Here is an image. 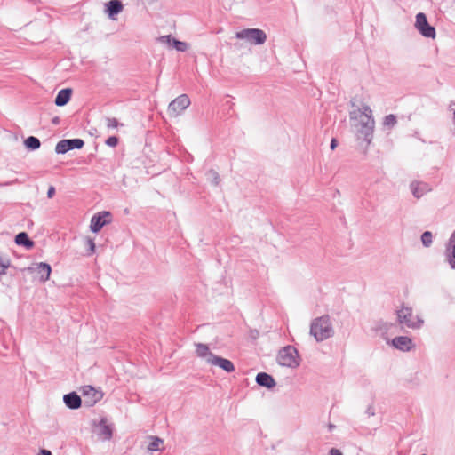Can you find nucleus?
Listing matches in <instances>:
<instances>
[{
	"label": "nucleus",
	"mask_w": 455,
	"mask_h": 455,
	"mask_svg": "<svg viewBox=\"0 0 455 455\" xmlns=\"http://www.w3.org/2000/svg\"><path fill=\"white\" fill-rule=\"evenodd\" d=\"M161 44L167 45L169 48L175 49L178 52H184L188 49L186 42L179 41L171 35L162 36L157 39Z\"/></svg>",
	"instance_id": "nucleus-13"
},
{
	"label": "nucleus",
	"mask_w": 455,
	"mask_h": 455,
	"mask_svg": "<svg viewBox=\"0 0 455 455\" xmlns=\"http://www.w3.org/2000/svg\"><path fill=\"white\" fill-rule=\"evenodd\" d=\"M71 94L72 90L69 88L60 90L55 98V104L59 107L65 106L69 101Z\"/></svg>",
	"instance_id": "nucleus-22"
},
{
	"label": "nucleus",
	"mask_w": 455,
	"mask_h": 455,
	"mask_svg": "<svg viewBox=\"0 0 455 455\" xmlns=\"http://www.w3.org/2000/svg\"><path fill=\"white\" fill-rule=\"evenodd\" d=\"M421 243L427 248L431 246L433 243V235L430 231H425L421 235Z\"/></svg>",
	"instance_id": "nucleus-30"
},
{
	"label": "nucleus",
	"mask_w": 455,
	"mask_h": 455,
	"mask_svg": "<svg viewBox=\"0 0 455 455\" xmlns=\"http://www.w3.org/2000/svg\"><path fill=\"white\" fill-rule=\"evenodd\" d=\"M365 414L368 417H372L375 415V408L373 405H369L367 409L365 410Z\"/></svg>",
	"instance_id": "nucleus-34"
},
{
	"label": "nucleus",
	"mask_w": 455,
	"mask_h": 455,
	"mask_svg": "<svg viewBox=\"0 0 455 455\" xmlns=\"http://www.w3.org/2000/svg\"><path fill=\"white\" fill-rule=\"evenodd\" d=\"M309 333L317 342L332 338L335 330L331 317L324 315L312 320Z\"/></svg>",
	"instance_id": "nucleus-2"
},
{
	"label": "nucleus",
	"mask_w": 455,
	"mask_h": 455,
	"mask_svg": "<svg viewBox=\"0 0 455 455\" xmlns=\"http://www.w3.org/2000/svg\"><path fill=\"white\" fill-rule=\"evenodd\" d=\"M28 270L30 272L38 274L40 275V280L42 282H45L50 277L52 268L49 264L40 262V263H36L34 266L28 267Z\"/></svg>",
	"instance_id": "nucleus-16"
},
{
	"label": "nucleus",
	"mask_w": 455,
	"mask_h": 455,
	"mask_svg": "<svg viewBox=\"0 0 455 455\" xmlns=\"http://www.w3.org/2000/svg\"><path fill=\"white\" fill-rule=\"evenodd\" d=\"M206 180L214 186L219 185L220 182V177L219 173L214 170H209L206 174Z\"/></svg>",
	"instance_id": "nucleus-28"
},
{
	"label": "nucleus",
	"mask_w": 455,
	"mask_h": 455,
	"mask_svg": "<svg viewBox=\"0 0 455 455\" xmlns=\"http://www.w3.org/2000/svg\"><path fill=\"white\" fill-rule=\"evenodd\" d=\"M277 361L280 365L285 367L296 368L299 365L298 351L291 346H287L279 351Z\"/></svg>",
	"instance_id": "nucleus-5"
},
{
	"label": "nucleus",
	"mask_w": 455,
	"mask_h": 455,
	"mask_svg": "<svg viewBox=\"0 0 455 455\" xmlns=\"http://www.w3.org/2000/svg\"><path fill=\"white\" fill-rule=\"evenodd\" d=\"M11 267V259L6 254L0 253V276L6 275V270Z\"/></svg>",
	"instance_id": "nucleus-25"
},
{
	"label": "nucleus",
	"mask_w": 455,
	"mask_h": 455,
	"mask_svg": "<svg viewBox=\"0 0 455 455\" xmlns=\"http://www.w3.org/2000/svg\"><path fill=\"white\" fill-rule=\"evenodd\" d=\"M118 143V139L116 136H111L106 140V144L109 147H116Z\"/></svg>",
	"instance_id": "nucleus-33"
},
{
	"label": "nucleus",
	"mask_w": 455,
	"mask_h": 455,
	"mask_svg": "<svg viewBox=\"0 0 455 455\" xmlns=\"http://www.w3.org/2000/svg\"><path fill=\"white\" fill-rule=\"evenodd\" d=\"M388 345L401 352H410L415 348L413 340L408 336L395 337Z\"/></svg>",
	"instance_id": "nucleus-10"
},
{
	"label": "nucleus",
	"mask_w": 455,
	"mask_h": 455,
	"mask_svg": "<svg viewBox=\"0 0 455 455\" xmlns=\"http://www.w3.org/2000/svg\"><path fill=\"white\" fill-rule=\"evenodd\" d=\"M150 443L148 445V450L150 451H156L160 450V446L164 443L163 439L157 436H150Z\"/></svg>",
	"instance_id": "nucleus-26"
},
{
	"label": "nucleus",
	"mask_w": 455,
	"mask_h": 455,
	"mask_svg": "<svg viewBox=\"0 0 455 455\" xmlns=\"http://www.w3.org/2000/svg\"><path fill=\"white\" fill-rule=\"evenodd\" d=\"M25 146L31 150H36L40 148V140L34 136H29L26 140L24 141Z\"/></svg>",
	"instance_id": "nucleus-27"
},
{
	"label": "nucleus",
	"mask_w": 455,
	"mask_h": 455,
	"mask_svg": "<svg viewBox=\"0 0 455 455\" xmlns=\"http://www.w3.org/2000/svg\"><path fill=\"white\" fill-rule=\"evenodd\" d=\"M55 195V188L53 186H51L49 188H48V191H47V196L49 198H52L53 197V196Z\"/></svg>",
	"instance_id": "nucleus-36"
},
{
	"label": "nucleus",
	"mask_w": 455,
	"mask_h": 455,
	"mask_svg": "<svg viewBox=\"0 0 455 455\" xmlns=\"http://www.w3.org/2000/svg\"><path fill=\"white\" fill-rule=\"evenodd\" d=\"M396 116L393 114L386 116L383 120V125L387 129H392L396 124Z\"/></svg>",
	"instance_id": "nucleus-29"
},
{
	"label": "nucleus",
	"mask_w": 455,
	"mask_h": 455,
	"mask_svg": "<svg viewBox=\"0 0 455 455\" xmlns=\"http://www.w3.org/2000/svg\"><path fill=\"white\" fill-rule=\"evenodd\" d=\"M39 455H52V452L47 450H41Z\"/></svg>",
	"instance_id": "nucleus-39"
},
{
	"label": "nucleus",
	"mask_w": 455,
	"mask_h": 455,
	"mask_svg": "<svg viewBox=\"0 0 455 455\" xmlns=\"http://www.w3.org/2000/svg\"><path fill=\"white\" fill-rule=\"evenodd\" d=\"M84 144L81 139L62 140L57 143L55 151L57 154H65L71 149L83 148Z\"/></svg>",
	"instance_id": "nucleus-11"
},
{
	"label": "nucleus",
	"mask_w": 455,
	"mask_h": 455,
	"mask_svg": "<svg viewBox=\"0 0 455 455\" xmlns=\"http://www.w3.org/2000/svg\"><path fill=\"white\" fill-rule=\"evenodd\" d=\"M196 353L197 356L204 359L208 363H211L212 357L215 355L210 351L209 347L203 343L196 344Z\"/></svg>",
	"instance_id": "nucleus-20"
},
{
	"label": "nucleus",
	"mask_w": 455,
	"mask_h": 455,
	"mask_svg": "<svg viewBox=\"0 0 455 455\" xmlns=\"http://www.w3.org/2000/svg\"><path fill=\"white\" fill-rule=\"evenodd\" d=\"M210 364L218 366L228 373L233 372L235 371L234 363L230 360L223 358L221 356L214 355Z\"/></svg>",
	"instance_id": "nucleus-17"
},
{
	"label": "nucleus",
	"mask_w": 455,
	"mask_h": 455,
	"mask_svg": "<svg viewBox=\"0 0 455 455\" xmlns=\"http://www.w3.org/2000/svg\"><path fill=\"white\" fill-rule=\"evenodd\" d=\"M86 243H87L88 249H89L88 254L89 255L93 254L95 252V243H94L93 240L91 238H88L86 240Z\"/></svg>",
	"instance_id": "nucleus-32"
},
{
	"label": "nucleus",
	"mask_w": 455,
	"mask_h": 455,
	"mask_svg": "<svg viewBox=\"0 0 455 455\" xmlns=\"http://www.w3.org/2000/svg\"><path fill=\"white\" fill-rule=\"evenodd\" d=\"M15 243L18 245H23L27 249H30L33 247L34 243L28 238V235L25 232H20L15 236Z\"/></svg>",
	"instance_id": "nucleus-23"
},
{
	"label": "nucleus",
	"mask_w": 455,
	"mask_h": 455,
	"mask_svg": "<svg viewBox=\"0 0 455 455\" xmlns=\"http://www.w3.org/2000/svg\"><path fill=\"white\" fill-rule=\"evenodd\" d=\"M190 105V100L187 94H181L170 102L167 113L170 117H177L181 115Z\"/></svg>",
	"instance_id": "nucleus-9"
},
{
	"label": "nucleus",
	"mask_w": 455,
	"mask_h": 455,
	"mask_svg": "<svg viewBox=\"0 0 455 455\" xmlns=\"http://www.w3.org/2000/svg\"><path fill=\"white\" fill-rule=\"evenodd\" d=\"M92 429L100 441H109L113 437L114 425L105 417L93 420Z\"/></svg>",
	"instance_id": "nucleus-6"
},
{
	"label": "nucleus",
	"mask_w": 455,
	"mask_h": 455,
	"mask_svg": "<svg viewBox=\"0 0 455 455\" xmlns=\"http://www.w3.org/2000/svg\"><path fill=\"white\" fill-rule=\"evenodd\" d=\"M373 331L380 337L387 345L392 340V337L397 334L400 331L397 322H390L386 320L377 321L373 327Z\"/></svg>",
	"instance_id": "nucleus-4"
},
{
	"label": "nucleus",
	"mask_w": 455,
	"mask_h": 455,
	"mask_svg": "<svg viewBox=\"0 0 455 455\" xmlns=\"http://www.w3.org/2000/svg\"><path fill=\"white\" fill-rule=\"evenodd\" d=\"M452 243H455V230L452 232L449 238V244H451Z\"/></svg>",
	"instance_id": "nucleus-37"
},
{
	"label": "nucleus",
	"mask_w": 455,
	"mask_h": 455,
	"mask_svg": "<svg viewBox=\"0 0 455 455\" xmlns=\"http://www.w3.org/2000/svg\"><path fill=\"white\" fill-rule=\"evenodd\" d=\"M353 132L357 140H361L370 145L374 133L375 121L372 111L368 105H363L360 108L353 110L349 114Z\"/></svg>",
	"instance_id": "nucleus-1"
},
{
	"label": "nucleus",
	"mask_w": 455,
	"mask_h": 455,
	"mask_svg": "<svg viewBox=\"0 0 455 455\" xmlns=\"http://www.w3.org/2000/svg\"><path fill=\"white\" fill-rule=\"evenodd\" d=\"M256 382L258 385L267 388H272L276 385L275 379L266 372L258 373Z\"/></svg>",
	"instance_id": "nucleus-19"
},
{
	"label": "nucleus",
	"mask_w": 455,
	"mask_h": 455,
	"mask_svg": "<svg viewBox=\"0 0 455 455\" xmlns=\"http://www.w3.org/2000/svg\"><path fill=\"white\" fill-rule=\"evenodd\" d=\"M83 395L84 397V403L88 406L94 405L97 402L101 400L103 397L102 392L95 389L92 386H85L82 389Z\"/></svg>",
	"instance_id": "nucleus-12"
},
{
	"label": "nucleus",
	"mask_w": 455,
	"mask_h": 455,
	"mask_svg": "<svg viewBox=\"0 0 455 455\" xmlns=\"http://www.w3.org/2000/svg\"><path fill=\"white\" fill-rule=\"evenodd\" d=\"M338 145V142L335 139H332L331 141V148L333 150L336 148Z\"/></svg>",
	"instance_id": "nucleus-38"
},
{
	"label": "nucleus",
	"mask_w": 455,
	"mask_h": 455,
	"mask_svg": "<svg viewBox=\"0 0 455 455\" xmlns=\"http://www.w3.org/2000/svg\"><path fill=\"white\" fill-rule=\"evenodd\" d=\"M148 1L153 3V2H156L157 0H148Z\"/></svg>",
	"instance_id": "nucleus-42"
},
{
	"label": "nucleus",
	"mask_w": 455,
	"mask_h": 455,
	"mask_svg": "<svg viewBox=\"0 0 455 455\" xmlns=\"http://www.w3.org/2000/svg\"><path fill=\"white\" fill-rule=\"evenodd\" d=\"M396 322L398 325L411 330H419L423 327L425 321L419 315H415L411 307L402 304L395 310Z\"/></svg>",
	"instance_id": "nucleus-3"
},
{
	"label": "nucleus",
	"mask_w": 455,
	"mask_h": 455,
	"mask_svg": "<svg viewBox=\"0 0 455 455\" xmlns=\"http://www.w3.org/2000/svg\"><path fill=\"white\" fill-rule=\"evenodd\" d=\"M52 123H53V124H58V123H59V117H54V118L52 119Z\"/></svg>",
	"instance_id": "nucleus-41"
},
{
	"label": "nucleus",
	"mask_w": 455,
	"mask_h": 455,
	"mask_svg": "<svg viewBox=\"0 0 455 455\" xmlns=\"http://www.w3.org/2000/svg\"><path fill=\"white\" fill-rule=\"evenodd\" d=\"M66 406L69 409L76 410L81 406V398L76 392L67 394L63 397Z\"/></svg>",
	"instance_id": "nucleus-18"
},
{
	"label": "nucleus",
	"mask_w": 455,
	"mask_h": 455,
	"mask_svg": "<svg viewBox=\"0 0 455 455\" xmlns=\"http://www.w3.org/2000/svg\"><path fill=\"white\" fill-rule=\"evenodd\" d=\"M329 455H343V453L337 448H331L329 451Z\"/></svg>",
	"instance_id": "nucleus-35"
},
{
	"label": "nucleus",
	"mask_w": 455,
	"mask_h": 455,
	"mask_svg": "<svg viewBox=\"0 0 455 455\" xmlns=\"http://www.w3.org/2000/svg\"><path fill=\"white\" fill-rule=\"evenodd\" d=\"M108 217H110V213L108 212H101L94 215L91 220V230L93 233H98L103 228V226L110 221L107 219Z\"/></svg>",
	"instance_id": "nucleus-15"
},
{
	"label": "nucleus",
	"mask_w": 455,
	"mask_h": 455,
	"mask_svg": "<svg viewBox=\"0 0 455 455\" xmlns=\"http://www.w3.org/2000/svg\"><path fill=\"white\" fill-rule=\"evenodd\" d=\"M107 12L112 20H115L114 16L118 14L123 10L122 2L119 0H110L107 4Z\"/></svg>",
	"instance_id": "nucleus-21"
},
{
	"label": "nucleus",
	"mask_w": 455,
	"mask_h": 455,
	"mask_svg": "<svg viewBox=\"0 0 455 455\" xmlns=\"http://www.w3.org/2000/svg\"><path fill=\"white\" fill-rule=\"evenodd\" d=\"M327 427L330 432H332L336 428V426L332 423H329Z\"/></svg>",
	"instance_id": "nucleus-40"
},
{
	"label": "nucleus",
	"mask_w": 455,
	"mask_h": 455,
	"mask_svg": "<svg viewBox=\"0 0 455 455\" xmlns=\"http://www.w3.org/2000/svg\"><path fill=\"white\" fill-rule=\"evenodd\" d=\"M235 37L253 44H263L267 40L266 33L259 28H245L235 33Z\"/></svg>",
	"instance_id": "nucleus-7"
},
{
	"label": "nucleus",
	"mask_w": 455,
	"mask_h": 455,
	"mask_svg": "<svg viewBox=\"0 0 455 455\" xmlns=\"http://www.w3.org/2000/svg\"><path fill=\"white\" fill-rule=\"evenodd\" d=\"M409 188L413 196L417 199L432 191V187L428 183L419 180L411 181Z\"/></svg>",
	"instance_id": "nucleus-14"
},
{
	"label": "nucleus",
	"mask_w": 455,
	"mask_h": 455,
	"mask_svg": "<svg viewBox=\"0 0 455 455\" xmlns=\"http://www.w3.org/2000/svg\"><path fill=\"white\" fill-rule=\"evenodd\" d=\"M105 122H106V126L108 129H114L119 125V123H118L117 119H116V118L107 117L105 119Z\"/></svg>",
	"instance_id": "nucleus-31"
},
{
	"label": "nucleus",
	"mask_w": 455,
	"mask_h": 455,
	"mask_svg": "<svg viewBox=\"0 0 455 455\" xmlns=\"http://www.w3.org/2000/svg\"><path fill=\"white\" fill-rule=\"evenodd\" d=\"M450 248L446 251V261L452 270H455V242L449 244Z\"/></svg>",
	"instance_id": "nucleus-24"
},
{
	"label": "nucleus",
	"mask_w": 455,
	"mask_h": 455,
	"mask_svg": "<svg viewBox=\"0 0 455 455\" xmlns=\"http://www.w3.org/2000/svg\"><path fill=\"white\" fill-rule=\"evenodd\" d=\"M414 27L422 36L431 39L435 38V28L428 23L425 13L419 12L416 15Z\"/></svg>",
	"instance_id": "nucleus-8"
}]
</instances>
